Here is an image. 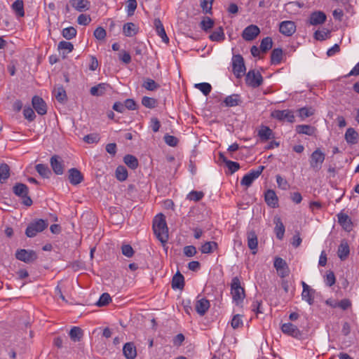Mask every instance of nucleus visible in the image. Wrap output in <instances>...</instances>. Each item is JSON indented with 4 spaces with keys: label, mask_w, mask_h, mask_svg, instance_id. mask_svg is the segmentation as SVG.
I'll use <instances>...</instances> for the list:
<instances>
[{
    "label": "nucleus",
    "mask_w": 359,
    "mask_h": 359,
    "mask_svg": "<svg viewBox=\"0 0 359 359\" xmlns=\"http://www.w3.org/2000/svg\"><path fill=\"white\" fill-rule=\"evenodd\" d=\"M154 25L156 33L162 39V41L165 43H168L169 41V38L165 33L163 25L160 19L156 18L154 21Z\"/></svg>",
    "instance_id": "obj_24"
},
{
    "label": "nucleus",
    "mask_w": 359,
    "mask_h": 359,
    "mask_svg": "<svg viewBox=\"0 0 359 359\" xmlns=\"http://www.w3.org/2000/svg\"><path fill=\"white\" fill-rule=\"evenodd\" d=\"M315 130V128L309 125H298L296 126V131L299 134L313 135Z\"/></svg>",
    "instance_id": "obj_42"
},
{
    "label": "nucleus",
    "mask_w": 359,
    "mask_h": 359,
    "mask_svg": "<svg viewBox=\"0 0 359 359\" xmlns=\"http://www.w3.org/2000/svg\"><path fill=\"white\" fill-rule=\"evenodd\" d=\"M273 41L269 36L264 38L260 44V49L262 52L266 53L272 48Z\"/></svg>",
    "instance_id": "obj_49"
},
{
    "label": "nucleus",
    "mask_w": 359,
    "mask_h": 359,
    "mask_svg": "<svg viewBox=\"0 0 359 359\" xmlns=\"http://www.w3.org/2000/svg\"><path fill=\"white\" fill-rule=\"evenodd\" d=\"M231 294L233 300L239 304L245 297V290L241 286V280L238 276L233 277L231 283Z\"/></svg>",
    "instance_id": "obj_2"
},
{
    "label": "nucleus",
    "mask_w": 359,
    "mask_h": 359,
    "mask_svg": "<svg viewBox=\"0 0 359 359\" xmlns=\"http://www.w3.org/2000/svg\"><path fill=\"white\" fill-rule=\"evenodd\" d=\"M136 0H128L127 4V13L128 16H131L134 14L135 9L137 8Z\"/></svg>",
    "instance_id": "obj_61"
},
{
    "label": "nucleus",
    "mask_w": 359,
    "mask_h": 359,
    "mask_svg": "<svg viewBox=\"0 0 359 359\" xmlns=\"http://www.w3.org/2000/svg\"><path fill=\"white\" fill-rule=\"evenodd\" d=\"M50 163L53 172L56 175H62L64 172V164L62 158L57 155L50 158Z\"/></svg>",
    "instance_id": "obj_17"
},
{
    "label": "nucleus",
    "mask_w": 359,
    "mask_h": 359,
    "mask_svg": "<svg viewBox=\"0 0 359 359\" xmlns=\"http://www.w3.org/2000/svg\"><path fill=\"white\" fill-rule=\"evenodd\" d=\"M273 266L280 278H283L289 276L290 272V268L285 260L281 257H276L275 258Z\"/></svg>",
    "instance_id": "obj_10"
},
{
    "label": "nucleus",
    "mask_w": 359,
    "mask_h": 359,
    "mask_svg": "<svg viewBox=\"0 0 359 359\" xmlns=\"http://www.w3.org/2000/svg\"><path fill=\"white\" fill-rule=\"evenodd\" d=\"M344 138L348 144H355L358 142V134L353 128H348L344 135Z\"/></svg>",
    "instance_id": "obj_28"
},
{
    "label": "nucleus",
    "mask_w": 359,
    "mask_h": 359,
    "mask_svg": "<svg viewBox=\"0 0 359 359\" xmlns=\"http://www.w3.org/2000/svg\"><path fill=\"white\" fill-rule=\"evenodd\" d=\"M195 88L201 90L204 95H209L212 90V86L208 83H196Z\"/></svg>",
    "instance_id": "obj_50"
},
{
    "label": "nucleus",
    "mask_w": 359,
    "mask_h": 359,
    "mask_svg": "<svg viewBox=\"0 0 359 359\" xmlns=\"http://www.w3.org/2000/svg\"><path fill=\"white\" fill-rule=\"evenodd\" d=\"M32 102L34 109L39 115H44L47 113L46 104L41 97L35 95L32 97Z\"/></svg>",
    "instance_id": "obj_15"
},
{
    "label": "nucleus",
    "mask_w": 359,
    "mask_h": 359,
    "mask_svg": "<svg viewBox=\"0 0 359 359\" xmlns=\"http://www.w3.org/2000/svg\"><path fill=\"white\" fill-rule=\"evenodd\" d=\"M37 172L43 178H49L51 171L46 164L39 163L35 166Z\"/></svg>",
    "instance_id": "obj_41"
},
{
    "label": "nucleus",
    "mask_w": 359,
    "mask_h": 359,
    "mask_svg": "<svg viewBox=\"0 0 359 359\" xmlns=\"http://www.w3.org/2000/svg\"><path fill=\"white\" fill-rule=\"evenodd\" d=\"M109 86L104 83H99L97 86H95L92 87L90 90V94L93 96H102L103 95L107 88H109Z\"/></svg>",
    "instance_id": "obj_31"
},
{
    "label": "nucleus",
    "mask_w": 359,
    "mask_h": 359,
    "mask_svg": "<svg viewBox=\"0 0 359 359\" xmlns=\"http://www.w3.org/2000/svg\"><path fill=\"white\" fill-rule=\"evenodd\" d=\"M330 33L327 29L318 30L314 33V37L316 40L323 41L328 37Z\"/></svg>",
    "instance_id": "obj_57"
},
{
    "label": "nucleus",
    "mask_w": 359,
    "mask_h": 359,
    "mask_svg": "<svg viewBox=\"0 0 359 359\" xmlns=\"http://www.w3.org/2000/svg\"><path fill=\"white\" fill-rule=\"evenodd\" d=\"M11 8L16 16L22 18L25 16L24 3L22 0H16L11 5Z\"/></svg>",
    "instance_id": "obj_33"
},
{
    "label": "nucleus",
    "mask_w": 359,
    "mask_h": 359,
    "mask_svg": "<svg viewBox=\"0 0 359 359\" xmlns=\"http://www.w3.org/2000/svg\"><path fill=\"white\" fill-rule=\"evenodd\" d=\"M77 34L76 29L73 27H69L62 29V35L67 40L72 39L76 37Z\"/></svg>",
    "instance_id": "obj_46"
},
{
    "label": "nucleus",
    "mask_w": 359,
    "mask_h": 359,
    "mask_svg": "<svg viewBox=\"0 0 359 359\" xmlns=\"http://www.w3.org/2000/svg\"><path fill=\"white\" fill-rule=\"evenodd\" d=\"M94 36L97 40H104L106 37L107 33L105 29L102 27H98L95 29L93 33Z\"/></svg>",
    "instance_id": "obj_59"
},
{
    "label": "nucleus",
    "mask_w": 359,
    "mask_h": 359,
    "mask_svg": "<svg viewBox=\"0 0 359 359\" xmlns=\"http://www.w3.org/2000/svg\"><path fill=\"white\" fill-rule=\"evenodd\" d=\"M13 193L22 198V203L27 207L32 205L33 201L28 196V187L22 183H16L13 187Z\"/></svg>",
    "instance_id": "obj_4"
},
{
    "label": "nucleus",
    "mask_w": 359,
    "mask_h": 359,
    "mask_svg": "<svg viewBox=\"0 0 359 359\" xmlns=\"http://www.w3.org/2000/svg\"><path fill=\"white\" fill-rule=\"evenodd\" d=\"M57 48L59 50H66L67 53H70L74 49V45L71 42L62 41L59 42Z\"/></svg>",
    "instance_id": "obj_58"
},
{
    "label": "nucleus",
    "mask_w": 359,
    "mask_h": 359,
    "mask_svg": "<svg viewBox=\"0 0 359 359\" xmlns=\"http://www.w3.org/2000/svg\"><path fill=\"white\" fill-rule=\"evenodd\" d=\"M281 331L283 334L290 336L297 339L301 340L303 339V332L297 326L291 323H283L281 325Z\"/></svg>",
    "instance_id": "obj_8"
},
{
    "label": "nucleus",
    "mask_w": 359,
    "mask_h": 359,
    "mask_svg": "<svg viewBox=\"0 0 359 359\" xmlns=\"http://www.w3.org/2000/svg\"><path fill=\"white\" fill-rule=\"evenodd\" d=\"M121 251L123 255L127 257H132L134 255V250L130 245H123Z\"/></svg>",
    "instance_id": "obj_64"
},
{
    "label": "nucleus",
    "mask_w": 359,
    "mask_h": 359,
    "mask_svg": "<svg viewBox=\"0 0 359 359\" xmlns=\"http://www.w3.org/2000/svg\"><path fill=\"white\" fill-rule=\"evenodd\" d=\"M213 1L214 0H201L200 6L204 13L212 14Z\"/></svg>",
    "instance_id": "obj_47"
},
{
    "label": "nucleus",
    "mask_w": 359,
    "mask_h": 359,
    "mask_svg": "<svg viewBox=\"0 0 359 359\" xmlns=\"http://www.w3.org/2000/svg\"><path fill=\"white\" fill-rule=\"evenodd\" d=\"M350 253L349 245L346 241H341L340 245L338 247L337 255L339 259L342 261L345 260Z\"/></svg>",
    "instance_id": "obj_26"
},
{
    "label": "nucleus",
    "mask_w": 359,
    "mask_h": 359,
    "mask_svg": "<svg viewBox=\"0 0 359 359\" xmlns=\"http://www.w3.org/2000/svg\"><path fill=\"white\" fill-rule=\"evenodd\" d=\"M257 135L262 142H266L267 140L273 138V130L268 126H262L258 130Z\"/></svg>",
    "instance_id": "obj_23"
},
{
    "label": "nucleus",
    "mask_w": 359,
    "mask_h": 359,
    "mask_svg": "<svg viewBox=\"0 0 359 359\" xmlns=\"http://www.w3.org/2000/svg\"><path fill=\"white\" fill-rule=\"evenodd\" d=\"M68 180L71 184L77 185L81 183L84 178L83 174L77 168H71L68 170Z\"/></svg>",
    "instance_id": "obj_16"
},
{
    "label": "nucleus",
    "mask_w": 359,
    "mask_h": 359,
    "mask_svg": "<svg viewBox=\"0 0 359 359\" xmlns=\"http://www.w3.org/2000/svg\"><path fill=\"white\" fill-rule=\"evenodd\" d=\"M233 72L236 78H241L245 72V66L241 55H234L232 57Z\"/></svg>",
    "instance_id": "obj_6"
},
{
    "label": "nucleus",
    "mask_w": 359,
    "mask_h": 359,
    "mask_svg": "<svg viewBox=\"0 0 359 359\" xmlns=\"http://www.w3.org/2000/svg\"><path fill=\"white\" fill-rule=\"evenodd\" d=\"M15 257L20 261L29 264L37 259V255L32 250L20 249L16 251Z\"/></svg>",
    "instance_id": "obj_9"
},
{
    "label": "nucleus",
    "mask_w": 359,
    "mask_h": 359,
    "mask_svg": "<svg viewBox=\"0 0 359 359\" xmlns=\"http://www.w3.org/2000/svg\"><path fill=\"white\" fill-rule=\"evenodd\" d=\"M23 115L25 118L29 121H34L36 117L34 110L29 107L24 109Z\"/></svg>",
    "instance_id": "obj_60"
},
{
    "label": "nucleus",
    "mask_w": 359,
    "mask_h": 359,
    "mask_svg": "<svg viewBox=\"0 0 359 359\" xmlns=\"http://www.w3.org/2000/svg\"><path fill=\"white\" fill-rule=\"evenodd\" d=\"M10 177V167L6 163L0 164V182L5 183Z\"/></svg>",
    "instance_id": "obj_39"
},
{
    "label": "nucleus",
    "mask_w": 359,
    "mask_h": 359,
    "mask_svg": "<svg viewBox=\"0 0 359 359\" xmlns=\"http://www.w3.org/2000/svg\"><path fill=\"white\" fill-rule=\"evenodd\" d=\"M352 305V303L350 299H343L339 302H337L334 303V306H333V308L339 307L343 311H345L350 308Z\"/></svg>",
    "instance_id": "obj_54"
},
{
    "label": "nucleus",
    "mask_w": 359,
    "mask_h": 359,
    "mask_svg": "<svg viewBox=\"0 0 359 359\" xmlns=\"http://www.w3.org/2000/svg\"><path fill=\"white\" fill-rule=\"evenodd\" d=\"M183 252L185 256L189 257H194L197 253L196 248L194 245L185 246Z\"/></svg>",
    "instance_id": "obj_63"
},
{
    "label": "nucleus",
    "mask_w": 359,
    "mask_h": 359,
    "mask_svg": "<svg viewBox=\"0 0 359 359\" xmlns=\"http://www.w3.org/2000/svg\"><path fill=\"white\" fill-rule=\"evenodd\" d=\"M325 154L319 149H316L310 156V168L315 172H318L325 161Z\"/></svg>",
    "instance_id": "obj_5"
},
{
    "label": "nucleus",
    "mask_w": 359,
    "mask_h": 359,
    "mask_svg": "<svg viewBox=\"0 0 359 359\" xmlns=\"http://www.w3.org/2000/svg\"><path fill=\"white\" fill-rule=\"evenodd\" d=\"M184 286V278L179 271L172 277V289H183Z\"/></svg>",
    "instance_id": "obj_30"
},
{
    "label": "nucleus",
    "mask_w": 359,
    "mask_h": 359,
    "mask_svg": "<svg viewBox=\"0 0 359 359\" xmlns=\"http://www.w3.org/2000/svg\"><path fill=\"white\" fill-rule=\"evenodd\" d=\"M245 83L252 88H257L263 83V77L259 72L254 69L250 70L245 76Z\"/></svg>",
    "instance_id": "obj_7"
},
{
    "label": "nucleus",
    "mask_w": 359,
    "mask_h": 359,
    "mask_svg": "<svg viewBox=\"0 0 359 359\" xmlns=\"http://www.w3.org/2000/svg\"><path fill=\"white\" fill-rule=\"evenodd\" d=\"M209 39L212 41L221 42L225 39V35L222 27L216 28L209 36Z\"/></svg>",
    "instance_id": "obj_32"
},
{
    "label": "nucleus",
    "mask_w": 359,
    "mask_h": 359,
    "mask_svg": "<svg viewBox=\"0 0 359 359\" xmlns=\"http://www.w3.org/2000/svg\"><path fill=\"white\" fill-rule=\"evenodd\" d=\"M224 103L229 107L238 106L241 103L240 95L238 94L229 95L224 99Z\"/></svg>",
    "instance_id": "obj_35"
},
{
    "label": "nucleus",
    "mask_w": 359,
    "mask_h": 359,
    "mask_svg": "<svg viewBox=\"0 0 359 359\" xmlns=\"http://www.w3.org/2000/svg\"><path fill=\"white\" fill-rule=\"evenodd\" d=\"M214 20L209 17H204L201 22V28L205 31L208 32L214 25Z\"/></svg>",
    "instance_id": "obj_48"
},
{
    "label": "nucleus",
    "mask_w": 359,
    "mask_h": 359,
    "mask_svg": "<svg viewBox=\"0 0 359 359\" xmlns=\"http://www.w3.org/2000/svg\"><path fill=\"white\" fill-rule=\"evenodd\" d=\"M260 33L259 28L255 25H250L245 27L242 33L243 39L248 41L254 40Z\"/></svg>",
    "instance_id": "obj_13"
},
{
    "label": "nucleus",
    "mask_w": 359,
    "mask_h": 359,
    "mask_svg": "<svg viewBox=\"0 0 359 359\" xmlns=\"http://www.w3.org/2000/svg\"><path fill=\"white\" fill-rule=\"evenodd\" d=\"M48 226V222L47 220H44L42 219H39L30 222L26 230L25 234L29 238H33L38 233L42 232L44 229H46Z\"/></svg>",
    "instance_id": "obj_3"
},
{
    "label": "nucleus",
    "mask_w": 359,
    "mask_h": 359,
    "mask_svg": "<svg viewBox=\"0 0 359 359\" xmlns=\"http://www.w3.org/2000/svg\"><path fill=\"white\" fill-rule=\"evenodd\" d=\"M339 224L347 231L352 229L353 223L348 215L340 212L337 215Z\"/></svg>",
    "instance_id": "obj_20"
},
{
    "label": "nucleus",
    "mask_w": 359,
    "mask_h": 359,
    "mask_svg": "<svg viewBox=\"0 0 359 359\" xmlns=\"http://www.w3.org/2000/svg\"><path fill=\"white\" fill-rule=\"evenodd\" d=\"M231 325L233 329H237L243 326V320L241 319V316L238 314L235 315L231 320Z\"/></svg>",
    "instance_id": "obj_62"
},
{
    "label": "nucleus",
    "mask_w": 359,
    "mask_h": 359,
    "mask_svg": "<svg viewBox=\"0 0 359 359\" xmlns=\"http://www.w3.org/2000/svg\"><path fill=\"white\" fill-rule=\"evenodd\" d=\"M299 116L302 119L313 116L315 113V109L311 107H302L298 110Z\"/></svg>",
    "instance_id": "obj_45"
},
{
    "label": "nucleus",
    "mask_w": 359,
    "mask_h": 359,
    "mask_svg": "<svg viewBox=\"0 0 359 359\" xmlns=\"http://www.w3.org/2000/svg\"><path fill=\"white\" fill-rule=\"evenodd\" d=\"M204 196V194L202 191H191L188 195H187V199L190 201H194L195 202H198L201 201Z\"/></svg>",
    "instance_id": "obj_55"
},
{
    "label": "nucleus",
    "mask_w": 359,
    "mask_h": 359,
    "mask_svg": "<svg viewBox=\"0 0 359 359\" xmlns=\"http://www.w3.org/2000/svg\"><path fill=\"white\" fill-rule=\"evenodd\" d=\"M53 94L60 103H65L67 100L66 91L62 85L55 86L53 90Z\"/></svg>",
    "instance_id": "obj_22"
},
{
    "label": "nucleus",
    "mask_w": 359,
    "mask_h": 359,
    "mask_svg": "<svg viewBox=\"0 0 359 359\" xmlns=\"http://www.w3.org/2000/svg\"><path fill=\"white\" fill-rule=\"evenodd\" d=\"M69 3L79 12L88 11L90 7V2L88 0H69Z\"/></svg>",
    "instance_id": "obj_21"
},
{
    "label": "nucleus",
    "mask_w": 359,
    "mask_h": 359,
    "mask_svg": "<svg viewBox=\"0 0 359 359\" xmlns=\"http://www.w3.org/2000/svg\"><path fill=\"white\" fill-rule=\"evenodd\" d=\"M296 27L294 22L285 20L280 23L279 32L286 36H291L296 32Z\"/></svg>",
    "instance_id": "obj_12"
},
{
    "label": "nucleus",
    "mask_w": 359,
    "mask_h": 359,
    "mask_svg": "<svg viewBox=\"0 0 359 359\" xmlns=\"http://www.w3.org/2000/svg\"><path fill=\"white\" fill-rule=\"evenodd\" d=\"M111 301V298L110 295L105 292L100 296L99 300L96 303V305L99 307L104 306L108 305Z\"/></svg>",
    "instance_id": "obj_52"
},
{
    "label": "nucleus",
    "mask_w": 359,
    "mask_h": 359,
    "mask_svg": "<svg viewBox=\"0 0 359 359\" xmlns=\"http://www.w3.org/2000/svg\"><path fill=\"white\" fill-rule=\"evenodd\" d=\"M217 249H218V244L217 242L207 241L201 245L200 250L203 254H210L214 250H217Z\"/></svg>",
    "instance_id": "obj_34"
},
{
    "label": "nucleus",
    "mask_w": 359,
    "mask_h": 359,
    "mask_svg": "<svg viewBox=\"0 0 359 359\" xmlns=\"http://www.w3.org/2000/svg\"><path fill=\"white\" fill-rule=\"evenodd\" d=\"M210 302L205 298L197 299L195 303L196 311L201 316H204L210 308Z\"/></svg>",
    "instance_id": "obj_19"
},
{
    "label": "nucleus",
    "mask_w": 359,
    "mask_h": 359,
    "mask_svg": "<svg viewBox=\"0 0 359 359\" xmlns=\"http://www.w3.org/2000/svg\"><path fill=\"white\" fill-rule=\"evenodd\" d=\"M247 242L248 247L252 251V254H257L258 247V238L254 230L248 231L247 232Z\"/></svg>",
    "instance_id": "obj_14"
},
{
    "label": "nucleus",
    "mask_w": 359,
    "mask_h": 359,
    "mask_svg": "<svg viewBox=\"0 0 359 359\" xmlns=\"http://www.w3.org/2000/svg\"><path fill=\"white\" fill-rule=\"evenodd\" d=\"M326 18V15L323 12L315 11L310 15L308 22L311 25H318L323 24Z\"/></svg>",
    "instance_id": "obj_18"
},
{
    "label": "nucleus",
    "mask_w": 359,
    "mask_h": 359,
    "mask_svg": "<svg viewBox=\"0 0 359 359\" xmlns=\"http://www.w3.org/2000/svg\"><path fill=\"white\" fill-rule=\"evenodd\" d=\"M165 142L170 147H176L178 144V139L172 135L166 134L163 137Z\"/></svg>",
    "instance_id": "obj_56"
},
{
    "label": "nucleus",
    "mask_w": 359,
    "mask_h": 359,
    "mask_svg": "<svg viewBox=\"0 0 359 359\" xmlns=\"http://www.w3.org/2000/svg\"><path fill=\"white\" fill-rule=\"evenodd\" d=\"M283 57V50L281 48H274L271 55V63L272 65H278L280 63Z\"/></svg>",
    "instance_id": "obj_40"
},
{
    "label": "nucleus",
    "mask_w": 359,
    "mask_h": 359,
    "mask_svg": "<svg viewBox=\"0 0 359 359\" xmlns=\"http://www.w3.org/2000/svg\"><path fill=\"white\" fill-rule=\"evenodd\" d=\"M153 230L156 238L163 243L168 240V229L163 214L157 215L153 220Z\"/></svg>",
    "instance_id": "obj_1"
},
{
    "label": "nucleus",
    "mask_w": 359,
    "mask_h": 359,
    "mask_svg": "<svg viewBox=\"0 0 359 359\" xmlns=\"http://www.w3.org/2000/svg\"><path fill=\"white\" fill-rule=\"evenodd\" d=\"M124 163L131 169L135 170L138 167V160L133 155L127 154L123 157Z\"/></svg>",
    "instance_id": "obj_43"
},
{
    "label": "nucleus",
    "mask_w": 359,
    "mask_h": 359,
    "mask_svg": "<svg viewBox=\"0 0 359 359\" xmlns=\"http://www.w3.org/2000/svg\"><path fill=\"white\" fill-rule=\"evenodd\" d=\"M138 31L137 26L133 22H127L123 25V32L126 36H133Z\"/></svg>",
    "instance_id": "obj_36"
},
{
    "label": "nucleus",
    "mask_w": 359,
    "mask_h": 359,
    "mask_svg": "<svg viewBox=\"0 0 359 359\" xmlns=\"http://www.w3.org/2000/svg\"><path fill=\"white\" fill-rule=\"evenodd\" d=\"M274 223L276 224L274 231L276 237L279 240H282L285 233V226L278 217L274 218Z\"/></svg>",
    "instance_id": "obj_29"
},
{
    "label": "nucleus",
    "mask_w": 359,
    "mask_h": 359,
    "mask_svg": "<svg viewBox=\"0 0 359 359\" xmlns=\"http://www.w3.org/2000/svg\"><path fill=\"white\" fill-rule=\"evenodd\" d=\"M123 353L127 359H134L137 356L136 347L132 342L125 344L123 348Z\"/></svg>",
    "instance_id": "obj_25"
},
{
    "label": "nucleus",
    "mask_w": 359,
    "mask_h": 359,
    "mask_svg": "<svg viewBox=\"0 0 359 359\" xmlns=\"http://www.w3.org/2000/svg\"><path fill=\"white\" fill-rule=\"evenodd\" d=\"M115 175L118 181L123 182L128 178V170L123 165H118L116 169Z\"/></svg>",
    "instance_id": "obj_44"
},
{
    "label": "nucleus",
    "mask_w": 359,
    "mask_h": 359,
    "mask_svg": "<svg viewBox=\"0 0 359 359\" xmlns=\"http://www.w3.org/2000/svg\"><path fill=\"white\" fill-rule=\"evenodd\" d=\"M142 87L148 90H155L159 87V85L154 80L147 78L144 81Z\"/></svg>",
    "instance_id": "obj_51"
},
{
    "label": "nucleus",
    "mask_w": 359,
    "mask_h": 359,
    "mask_svg": "<svg viewBox=\"0 0 359 359\" xmlns=\"http://www.w3.org/2000/svg\"><path fill=\"white\" fill-rule=\"evenodd\" d=\"M142 104L147 108L153 109L156 105V100L152 97L144 96L142 99Z\"/></svg>",
    "instance_id": "obj_53"
},
{
    "label": "nucleus",
    "mask_w": 359,
    "mask_h": 359,
    "mask_svg": "<svg viewBox=\"0 0 359 359\" xmlns=\"http://www.w3.org/2000/svg\"><path fill=\"white\" fill-rule=\"evenodd\" d=\"M271 116L280 121H287L289 123L294 122V116L290 109L275 110L271 113Z\"/></svg>",
    "instance_id": "obj_11"
},
{
    "label": "nucleus",
    "mask_w": 359,
    "mask_h": 359,
    "mask_svg": "<svg viewBox=\"0 0 359 359\" xmlns=\"http://www.w3.org/2000/svg\"><path fill=\"white\" fill-rule=\"evenodd\" d=\"M265 201L268 205L275 208L278 205V197L275 191L272 189H269L264 194Z\"/></svg>",
    "instance_id": "obj_27"
},
{
    "label": "nucleus",
    "mask_w": 359,
    "mask_h": 359,
    "mask_svg": "<svg viewBox=\"0 0 359 359\" xmlns=\"http://www.w3.org/2000/svg\"><path fill=\"white\" fill-rule=\"evenodd\" d=\"M316 290L312 289L303 290L302 292V298L304 301H306L309 305H313L314 303V294Z\"/></svg>",
    "instance_id": "obj_38"
},
{
    "label": "nucleus",
    "mask_w": 359,
    "mask_h": 359,
    "mask_svg": "<svg viewBox=\"0 0 359 359\" xmlns=\"http://www.w3.org/2000/svg\"><path fill=\"white\" fill-rule=\"evenodd\" d=\"M69 337L73 341L79 342L83 337V330L79 327H73L69 331Z\"/></svg>",
    "instance_id": "obj_37"
}]
</instances>
